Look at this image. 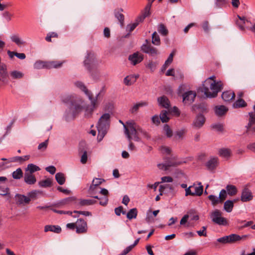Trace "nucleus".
Returning <instances> with one entry per match:
<instances>
[{
  "instance_id": "1",
  "label": "nucleus",
  "mask_w": 255,
  "mask_h": 255,
  "mask_svg": "<svg viewBox=\"0 0 255 255\" xmlns=\"http://www.w3.org/2000/svg\"><path fill=\"white\" fill-rule=\"evenodd\" d=\"M215 77L211 76L207 79L203 84L201 92L204 93L207 98L216 97L218 93L223 89V83L222 81L216 82Z\"/></svg>"
},
{
  "instance_id": "2",
  "label": "nucleus",
  "mask_w": 255,
  "mask_h": 255,
  "mask_svg": "<svg viewBox=\"0 0 255 255\" xmlns=\"http://www.w3.org/2000/svg\"><path fill=\"white\" fill-rule=\"evenodd\" d=\"M65 103L69 104V107L65 112L64 118L67 122L73 121L80 112V104L78 97L73 94L68 95L62 100Z\"/></svg>"
},
{
  "instance_id": "3",
  "label": "nucleus",
  "mask_w": 255,
  "mask_h": 255,
  "mask_svg": "<svg viewBox=\"0 0 255 255\" xmlns=\"http://www.w3.org/2000/svg\"><path fill=\"white\" fill-rule=\"evenodd\" d=\"M100 62L96 53L90 50L87 52L83 61V65L90 75L95 78L99 72L98 66Z\"/></svg>"
},
{
  "instance_id": "4",
  "label": "nucleus",
  "mask_w": 255,
  "mask_h": 255,
  "mask_svg": "<svg viewBox=\"0 0 255 255\" xmlns=\"http://www.w3.org/2000/svg\"><path fill=\"white\" fill-rule=\"evenodd\" d=\"M127 125H124L125 133L127 136L128 140H131L132 139L136 141H139L140 138L138 135L137 125L133 122H127Z\"/></svg>"
},
{
  "instance_id": "5",
  "label": "nucleus",
  "mask_w": 255,
  "mask_h": 255,
  "mask_svg": "<svg viewBox=\"0 0 255 255\" xmlns=\"http://www.w3.org/2000/svg\"><path fill=\"white\" fill-rule=\"evenodd\" d=\"M247 237V235L240 236V235L236 234H232L228 236H225L223 237L218 238L217 239L216 242L214 243V245L216 246H218V244L217 243L223 245L227 244H234L241 241L243 239L246 238Z\"/></svg>"
},
{
  "instance_id": "6",
  "label": "nucleus",
  "mask_w": 255,
  "mask_h": 255,
  "mask_svg": "<svg viewBox=\"0 0 255 255\" xmlns=\"http://www.w3.org/2000/svg\"><path fill=\"white\" fill-rule=\"evenodd\" d=\"M110 115L109 113L103 114L100 118L97 128L98 130L100 131L102 134L106 135L110 127Z\"/></svg>"
},
{
  "instance_id": "7",
  "label": "nucleus",
  "mask_w": 255,
  "mask_h": 255,
  "mask_svg": "<svg viewBox=\"0 0 255 255\" xmlns=\"http://www.w3.org/2000/svg\"><path fill=\"white\" fill-rule=\"evenodd\" d=\"M63 62L57 61H37L34 64V68L37 69L42 68H58L62 66Z\"/></svg>"
},
{
  "instance_id": "8",
  "label": "nucleus",
  "mask_w": 255,
  "mask_h": 255,
  "mask_svg": "<svg viewBox=\"0 0 255 255\" xmlns=\"http://www.w3.org/2000/svg\"><path fill=\"white\" fill-rule=\"evenodd\" d=\"M222 215V212L218 209H216L211 213L210 217L212 221L215 224L223 226H228L229 224L228 220L223 217Z\"/></svg>"
},
{
  "instance_id": "9",
  "label": "nucleus",
  "mask_w": 255,
  "mask_h": 255,
  "mask_svg": "<svg viewBox=\"0 0 255 255\" xmlns=\"http://www.w3.org/2000/svg\"><path fill=\"white\" fill-rule=\"evenodd\" d=\"M145 43L141 46V50L145 53L148 54L152 57H156L160 54V51L158 49L149 43L147 39L145 40Z\"/></svg>"
},
{
  "instance_id": "10",
  "label": "nucleus",
  "mask_w": 255,
  "mask_h": 255,
  "mask_svg": "<svg viewBox=\"0 0 255 255\" xmlns=\"http://www.w3.org/2000/svg\"><path fill=\"white\" fill-rule=\"evenodd\" d=\"M98 106V101L96 100H93L91 102V105H88L86 106L81 105V111L84 110V116L87 118L91 117L94 109Z\"/></svg>"
},
{
  "instance_id": "11",
  "label": "nucleus",
  "mask_w": 255,
  "mask_h": 255,
  "mask_svg": "<svg viewBox=\"0 0 255 255\" xmlns=\"http://www.w3.org/2000/svg\"><path fill=\"white\" fill-rule=\"evenodd\" d=\"M182 96L183 104L185 105L189 106L194 102L196 96V93L193 91H188L184 93Z\"/></svg>"
},
{
  "instance_id": "12",
  "label": "nucleus",
  "mask_w": 255,
  "mask_h": 255,
  "mask_svg": "<svg viewBox=\"0 0 255 255\" xmlns=\"http://www.w3.org/2000/svg\"><path fill=\"white\" fill-rule=\"evenodd\" d=\"M7 77L6 65L4 63H1L0 65V81L3 84H7L8 83Z\"/></svg>"
},
{
  "instance_id": "13",
  "label": "nucleus",
  "mask_w": 255,
  "mask_h": 255,
  "mask_svg": "<svg viewBox=\"0 0 255 255\" xmlns=\"http://www.w3.org/2000/svg\"><path fill=\"white\" fill-rule=\"evenodd\" d=\"M249 122L247 127V131L248 133L255 132V114L254 113H249Z\"/></svg>"
},
{
  "instance_id": "14",
  "label": "nucleus",
  "mask_w": 255,
  "mask_h": 255,
  "mask_svg": "<svg viewBox=\"0 0 255 255\" xmlns=\"http://www.w3.org/2000/svg\"><path fill=\"white\" fill-rule=\"evenodd\" d=\"M81 92L83 93V94L88 98V99L90 101V102H92V101L95 100H96L97 101H98V97L99 95V93L96 95L95 98H94L93 94L91 92V91L89 90L85 85L81 83Z\"/></svg>"
},
{
  "instance_id": "15",
  "label": "nucleus",
  "mask_w": 255,
  "mask_h": 255,
  "mask_svg": "<svg viewBox=\"0 0 255 255\" xmlns=\"http://www.w3.org/2000/svg\"><path fill=\"white\" fill-rule=\"evenodd\" d=\"M143 59V55L138 52H135L128 57V60L133 65L141 62Z\"/></svg>"
},
{
  "instance_id": "16",
  "label": "nucleus",
  "mask_w": 255,
  "mask_h": 255,
  "mask_svg": "<svg viewBox=\"0 0 255 255\" xmlns=\"http://www.w3.org/2000/svg\"><path fill=\"white\" fill-rule=\"evenodd\" d=\"M219 164V159L216 157H211L205 163V166L209 170L215 169Z\"/></svg>"
},
{
  "instance_id": "17",
  "label": "nucleus",
  "mask_w": 255,
  "mask_h": 255,
  "mask_svg": "<svg viewBox=\"0 0 255 255\" xmlns=\"http://www.w3.org/2000/svg\"><path fill=\"white\" fill-rule=\"evenodd\" d=\"M253 196L252 193L250 189L247 187H245L242 193L241 200L243 202H248L252 200Z\"/></svg>"
},
{
  "instance_id": "18",
  "label": "nucleus",
  "mask_w": 255,
  "mask_h": 255,
  "mask_svg": "<svg viewBox=\"0 0 255 255\" xmlns=\"http://www.w3.org/2000/svg\"><path fill=\"white\" fill-rule=\"evenodd\" d=\"M205 122V119L203 115L202 114H199L197 116L195 119L194 120L193 125L195 128H200L203 126Z\"/></svg>"
},
{
  "instance_id": "19",
  "label": "nucleus",
  "mask_w": 255,
  "mask_h": 255,
  "mask_svg": "<svg viewBox=\"0 0 255 255\" xmlns=\"http://www.w3.org/2000/svg\"><path fill=\"white\" fill-rule=\"evenodd\" d=\"M235 22L237 26L239 27V28L241 30H244V25L246 22H248V21L246 19V17L244 16L241 17L240 15H238L234 19Z\"/></svg>"
},
{
  "instance_id": "20",
  "label": "nucleus",
  "mask_w": 255,
  "mask_h": 255,
  "mask_svg": "<svg viewBox=\"0 0 255 255\" xmlns=\"http://www.w3.org/2000/svg\"><path fill=\"white\" fill-rule=\"evenodd\" d=\"M24 181L28 185H33L36 182V179L33 174L25 172L24 175Z\"/></svg>"
},
{
  "instance_id": "21",
  "label": "nucleus",
  "mask_w": 255,
  "mask_h": 255,
  "mask_svg": "<svg viewBox=\"0 0 255 255\" xmlns=\"http://www.w3.org/2000/svg\"><path fill=\"white\" fill-rule=\"evenodd\" d=\"M123 9L122 8H117L114 10L115 16L119 21L122 27L124 26L125 16L122 13Z\"/></svg>"
},
{
  "instance_id": "22",
  "label": "nucleus",
  "mask_w": 255,
  "mask_h": 255,
  "mask_svg": "<svg viewBox=\"0 0 255 255\" xmlns=\"http://www.w3.org/2000/svg\"><path fill=\"white\" fill-rule=\"evenodd\" d=\"M139 77L138 75H130L124 78V83L128 86L131 85L135 83Z\"/></svg>"
},
{
  "instance_id": "23",
  "label": "nucleus",
  "mask_w": 255,
  "mask_h": 255,
  "mask_svg": "<svg viewBox=\"0 0 255 255\" xmlns=\"http://www.w3.org/2000/svg\"><path fill=\"white\" fill-rule=\"evenodd\" d=\"M158 102L162 107L168 109L170 107V102L168 99L165 96L159 97L157 99Z\"/></svg>"
},
{
  "instance_id": "24",
  "label": "nucleus",
  "mask_w": 255,
  "mask_h": 255,
  "mask_svg": "<svg viewBox=\"0 0 255 255\" xmlns=\"http://www.w3.org/2000/svg\"><path fill=\"white\" fill-rule=\"evenodd\" d=\"M15 199L19 204H28L30 201V198L24 195L18 194L15 195Z\"/></svg>"
},
{
  "instance_id": "25",
  "label": "nucleus",
  "mask_w": 255,
  "mask_h": 255,
  "mask_svg": "<svg viewBox=\"0 0 255 255\" xmlns=\"http://www.w3.org/2000/svg\"><path fill=\"white\" fill-rule=\"evenodd\" d=\"M52 232L59 234L61 232V228L59 226L56 225H46L44 227V232Z\"/></svg>"
},
{
  "instance_id": "26",
  "label": "nucleus",
  "mask_w": 255,
  "mask_h": 255,
  "mask_svg": "<svg viewBox=\"0 0 255 255\" xmlns=\"http://www.w3.org/2000/svg\"><path fill=\"white\" fill-rule=\"evenodd\" d=\"M1 160L3 161L0 163V172L9 168L10 166V163L12 162L11 158H2Z\"/></svg>"
},
{
  "instance_id": "27",
  "label": "nucleus",
  "mask_w": 255,
  "mask_h": 255,
  "mask_svg": "<svg viewBox=\"0 0 255 255\" xmlns=\"http://www.w3.org/2000/svg\"><path fill=\"white\" fill-rule=\"evenodd\" d=\"M53 211L56 213L59 214H68L74 218L78 217L80 215V211L75 210L73 212L71 211H64L63 210H58L56 209H53Z\"/></svg>"
},
{
  "instance_id": "28",
  "label": "nucleus",
  "mask_w": 255,
  "mask_h": 255,
  "mask_svg": "<svg viewBox=\"0 0 255 255\" xmlns=\"http://www.w3.org/2000/svg\"><path fill=\"white\" fill-rule=\"evenodd\" d=\"M235 97V93L232 91H225L222 94L223 100L226 102H229L233 99Z\"/></svg>"
},
{
  "instance_id": "29",
  "label": "nucleus",
  "mask_w": 255,
  "mask_h": 255,
  "mask_svg": "<svg viewBox=\"0 0 255 255\" xmlns=\"http://www.w3.org/2000/svg\"><path fill=\"white\" fill-rule=\"evenodd\" d=\"M165 162L166 164V167H168V168L172 166H176L180 164L179 162L176 161L175 157L165 158Z\"/></svg>"
},
{
  "instance_id": "30",
  "label": "nucleus",
  "mask_w": 255,
  "mask_h": 255,
  "mask_svg": "<svg viewBox=\"0 0 255 255\" xmlns=\"http://www.w3.org/2000/svg\"><path fill=\"white\" fill-rule=\"evenodd\" d=\"M235 202V200L232 201V200H227L224 204V209L228 213H230L232 211L234 205V202Z\"/></svg>"
},
{
  "instance_id": "31",
  "label": "nucleus",
  "mask_w": 255,
  "mask_h": 255,
  "mask_svg": "<svg viewBox=\"0 0 255 255\" xmlns=\"http://www.w3.org/2000/svg\"><path fill=\"white\" fill-rule=\"evenodd\" d=\"M30 158V155H25L23 156H14L11 157L12 162H18L20 164L25 161L28 160Z\"/></svg>"
},
{
  "instance_id": "32",
  "label": "nucleus",
  "mask_w": 255,
  "mask_h": 255,
  "mask_svg": "<svg viewBox=\"0 0 255 255\" xmlns=\"http://www.w3.org/2000/svg\"><path fill=\"white\" fill-rule=\"evenodd\" d=\"M39 170H40V167L32 163L28 164L25 169V172H28L30 174H33L34 172Z\"/></svg>"
},
{
  "instance_id": "33",
  "label": "nucleus",
  "mask_w": 255,
  "mask_h": 255,
  "mask_svg": "<svg viewBox=\"0 0 255 255\" xmlns=\"http://www.w3.org/2000/svg\"><path fill=\"white\" fill-rule=\"evenodd\" d=\"M148 103L146 102H141L135 104L132 107H131L129 111L131 113L133 114L136 113L140 107L143 106H146Z\"/></svg>"
},
{
  "instance_id": "34",
  "label": "nucleus",
  "mask_w": 255,
  "mask_h": 255,
  "mask_svg": "<svg viewBox=\"0 0 255 255\" xmlns=\"http://www.w3.org/2000/svg\"><path fill=\"white\" fill-rule=\"evenodd\" d=\"M227 193L230 196H234L237 193L236 187L233 185H228L226 187Z\"/></svg>"
},
{
  "instance_id": "35",
  "label": "nucleus",
  "mask_w": 255,
  "mask_h": 255,
  "mask_svg": "<svg viewBox=\"0 0 255 255\" xmlns=\"http://www.w3.org/2000/svg\"><path fill=\"white\" fill-rule=\"evenodd\" d=\"M152 43L156 46H159L161 44L160 38L157 33L155 31L152 34Z\"/></svg>"
},
{
  "instance_id": "36",
  "label": "nucleus",
  "mask_w": 255,
  "mask_h": 255,
  "mask_svg": "<svg viewBox=\"0 0 255 255\" xmlns=\"http://www.w3.org/2000/svg\"><path fill=\"white\" fill-rule=\"evenodd\" d=\"M55 179L60 185L64 184L65 182L64 174L61 172H58L56 174Z\"/></svg>"
},
{
  "instance_id": "37",
  "label": "nucleus",
  "mask_w": 255,
  "mask_h": 255,
  "mask_svg": "<svg viewBox=\"0 0 255 255\" xmlns=\"http://www.w3.org/2000/svg\"><path fill=\"white\" fill-rule=\"evenodd\" d=\"M228 109L224 106L216 107L215 109V113L217 115L221 116L224 115L227 111Z\"/></svg>"
},
{
  "instance_id": "38",
  "label": "nucleus",
  "mask_w": 255,
  "mask_h": 255,
  "mask_svg": "<svg viewBox=\"0 0 255 255\" xmlns=\"http://www.w3.org/2000/svg\"><path fill=\"white\" fill-rule=\"evenodd\" d=\"M137 215V210L136 208H132L129 210V211L127 214V217L129 220H131L132 219H135L136 218Z\"/></svg>"
},
{
  "instance_id": "39",
  "label": "nucleus",
  "mask_w": 255,
  "mask_h": 255,
  "mask_svg": "<svg viewBox=\"0 0 255 255\" xmlns=\"http://www.w3.org/2000/svg\"><path fill=\"white\" fill-rule=\"evenodd\" d=\"M219 154L222 157L228 158L231 155V150L227 148H221L219 151Z\"/></svg>"
},
{
  "instance_id": "40",
  "label": "nucleus",
  "mask_w": 255,
  "mask_h": 255,
  "mask_svg": "<svg viewBox=\"0 0 255 255\" xmlns=\"http://www.w3.org/2000/svg\"><path fill=\"white\" fill-rule=\"evenodd\" d=\"M102 183V179L101 178H95L93 180L92 184L90 186L89 190L92 192L95 188H97Z\"/></svg>"
},
{
  "instance_id": "41",
  "label": "nucleus",
  "mask_w": 255,
  "mask_h": 255,
  "mask_svg": "<svg viewBox=\"0 0 255 255\" xmlns=\"http://www.w3.org/2000/svg\"><path fill=\"white\" fill-rule=\"evenodd\" d=\"M174 54H175V51H173L169 55L167 59L165 61V63L164 64V65H163V66L162 67V71L165 70L167 68V66L172 63V62L173 61V57Z\"/></svg>"
},
{
  "instance_id": "42",
  "label": "nucleus",
  "mask_w": 255,
  "mask_h": 255,
  "mask_svg": "<svg viewBox=\"0 0 255 255\" xmlns=\"http://www.w3.org/2000/svg\"><path fill=\"white\" fill-rule=\"evenodd\" d=\"M23 175L22 169L20 168H17L12 173V178L14 179H20Z\"/></svg>"
},
{
  "instance_id": "43",
  "label": "nucleus",
  "mask_w": 255,
  "mask_h": 255,
  "mask_svg": "<svg viewBox=\"0 0 255 255\" xmlns=\"http://www.w3.org/2000/svg\"><path fill=\"white\" fill-rule=\"evenodd\" d=\"M23 75L21 72L16 70L12 71L10 73V76L12 79H21L23 77Z\"/></svg>"
},
{
  "instance_id": "44",
  "label": "nucleus",
  "mask_w": 255,
  "mask_h": 255,
  "mask_svg": "<svg viewBox=\"0 0 255 255\" xmlns=\"http://www.w3.org/2000/svg\"><path fill=\"white\" fill-rule=\"evenodd\" d=\"M187 130L185 128L177 130L175 133V138L176 139H182L183 138L184 134L186 133Z\"/></svg>"
},
{
  "instance_id": "45",
  "label": "nucleus",
  "mask_w": 255,
  "mask_h": 255,
  "mask_svg": "<svg viewBox=\"0 0 255 255\" xmlns=\"http://www.w3.org/2000/svg\"><path fill=\"white\" fill-rule=\"evenodd\" d=\"M198 186H195L194 185L193 188H194V196H200L202 194L203 191V186L201 185V183H199Z\"/></svg>"
},
{
  "instance_id": "46",
  "label": "nucleus",
  "mask_w": 255,
  "mask_h": 255,
  "mask_svg": "<svg viewBox=\"0 0 255 255\" xmlns=\"http://www.w3.org/2000/svg\"><path fill=\"white\" fill-rule=\"evenodd\" d=\"M97 203V201L94 199H81V206H89Z\"/></svg>"
},
{
  "instance_id": "47",
  "label": "nucleus",
  "mask_w": 255,
  "mask_h": 255,
  "mask_svg": "<svg viewBox=\"0 0 255 255\" xmlns=\"http://www.w3.org/2000/svg\"><path fill=\"white\" fill-rule=\"evenodd\" d=\"M246 106H247L246 102L241 98L233 104V107L235 108L245 107Z\"/></svg>"
},
{
  "instance_id": "48",
  "label": "nucleus",
  "mask_w": 255,
  "mask_h": 255,
  "mask_svg": "<svg viewBox=\"0 0 255 255\" xmlns=\"http://www.w3.org/2000/svg\"><path fill=\"white\" fill-rule=\"evenodd\" d=\"M39 185L42 187H49L52 185V181L48 178L45 180H41L38 183Z\"/></svg>"
},
{
  "instance_id": "49",
  "label": "nucleus",
  "mask_w": 255,
  "mask_h": 255,
  "mask_svg": "<svg viewBox=\"0 0 255 255\" xmlns=\"http://www.w3.org/2000/svg\"><path fill=\"white\" fill-rule=\"evenodd\" d=\"M157 30L163 36H166L168 33V31L163 24H160L158 25Z\"/></svg>"
},
{
  "instance_id": "50",
  "label": "nucleus",
  "mask_w": 255,
  "mask_h": 255,
  "mask_svg": "<svg viewBox=\"0 0 255 255\" xmlns=\"http://www.w3.org/2000/svg\"><path fill=\"white\" fill-rule=\"evenodd\" d=\"M11 41L16 43L18 46H20L24 44V42L21 40L18 36L14 35L11 36Z\"/></svg>"
},
{
  "instance_id": "51",
  "label": "nucleus",
  "mask_w": 255,
  "mask_h": 255,
  "mask_svg": "<svg viewBox=\"0 0 255 255\" xmlns=\"http://www.w3.org/2000/svg\"><path fill=\"white\" fill-rule=\"evenodd\" d=\"M0 190L1 191L0 195L2 196H5L9 192L8 188L6 187L4 183H0Z\"/></svg>"
},
{
  "instance_id": "52",
  "label": "nucleus",
  "mask_w": 255,
  "mask_h": 255,
  "mask_svg": "<svg viewBox=\"0 0 255 255\" xmlns=\"http://www.w3.org/2000/svg\"><path fill=\"white\" fill-rule=\"evenodd\" d=\"M168 113L166 111H162L160 115V119L162 123H166L169 120V118L167 116Z\"/></svg>"
},
{
  "instance_id": "53",
  "label": "nucleus",
  "mask_w": 255,
  "mask_h": 255,
  "mask_svg": "<svg viewBox=\"0 0 255 255\" xmlns=\"http://www.w3.org/2000/svg\"><path fill=\"white\" fill-rule=\"evenodd\" d=\"M137 131H138V134L139 133H141V135L147 139H148L150 138V136L148 132L144 129H142L140 127L137 125Z\"/></svg>"
},
{
  "instance_id": "54",
  "label": "nucleus",
  "mask_w": 255,
  "mask_h": 255,
  "mask_svg": "<svg viewBox=\"0 0 255 255\" xmlns=\"http://www.w3.org/2000/svg\"><path fill=\"white\" fill-rule=\"evenodd\" d=\"M218 197H217L213 195H210L208 196V199L212 202V204L215 206L219 203H221L220 200L218 199Z\"/></svg>"
},
{
  "instance_id": "55",
  "label": "nucleus",
  "mask_w": 255,
  "mask_h": 255,
  "mask_svg": "<svg viewBox=\"0 0 255 255\" xmlns=\"http://www.w3.org/2000/svg\"><path fill=\"white\" fill-rule=\"evenodd\" d=\"M66 227L72 230H74L76 229V233L77 234H80V227L77 226L76 223H68L66 225Z\"/></svg>"
},
{
  "instance_id": "56",
  "label": "nucleus",
  "mask_w": 255,
  "mask_h": 255,
  "mask_svg": "<svg viewBox=\"0 0 255 255\" xmlns=\"http://www.w3.org/2000/svg\"><path fill=\"white\" fill-rule=\"evenodd\" d=\"M167 189H169V190H173V188L171 185L169 184H166L164 185H160L159 187V191L160 192V195H162V192Z\"/></svg>"
},
{
  "instance_id": "57",
  "label": "nucleus",
  "mask_w": 255,
  "mask_h": 255,
  "mask_svg": "<svg viewBox=\"0 0 255 255\" xmlns=\"http://www.w3.org/2000/svg\"><path fill=\"white\" fill-rule=\"evenodd\" d=\"M163 130L168 137H171L172 136V130L167 125H165L163 127Z\"/></svg>"
},
{
  "instance_id": "58",
  "label": "nucleus",
  "mask_w": 255,
  "mask_h": 255,
  "mask_svg": "<svg viewBox=\"0 0 255 255\" xmlns=\"http://www.w3.org/2000/svg\"><path fill=\"white\" fill-rule=\"evenodd\" d=\"M228 0H216L215 5L216 8H221L227 3Z\"/></svg>"
},
{
  "instance_id": "59",
  "label": "nucleus",
  "mask_w": 255,
  "mask_h": 255,
  "mask_svg": "<svg viewBox=\"0 0 255 255\" xmlns=\"http://www.w3.org/2000/svg\"><path fill=\"white\" fill-rule=\"evenodd\" d=\"M87 222L83 219H81V233H85L87 231Z\"/></svg>"
},
{
  "instance_id": "60",
  "label": "nucleus",
  "mask_w": 255,
  "mask_h": 255,
  "mask_svg": "<svg viewBox=\"0 0 255 255\" xmlns=\"http://www.w3.org/2000/svg\"><path fill=\"white\" fill-rule=\"evenodd\" d=\"M227 192L226 190L225 189H222L220 191L219 196L218 197V199H219L220 200L221 203L223 202L227 198Z\"/></svg>"
},
{
  "instance_id": "61",
  "label": "nucleus",
  "mask_w": 255,
  "mask_h": 255,
  "mask_svg": "<svg viewBox=\"0 0 255 255\" xmlns=\"http://www.w3.org/2000/svg\"><path fill=\"white\" fill-rule=\"evenodd\" d=\"M41 192L38 190H33L28 194V198L30 199H36L37 195L41 194Z\"/></svg>"
},
{
  "instance_id": "62",
  "label": "nucleus",
  "mask_w": 255,
  "mask_h": 255,
  "mask_svg": "<svg viewBox=\"0 0 255 255\" xmlns=\"http://www.w3.org/2000/svg\"><path fill=\"white\" fill-rule=\"evenodd\" d=\"M138 25V22H134L131 24H128L127 26L126 30L129 32L132 31L135 27Z\"/></svg>"
},
{
  "instance_id": "63",
  "label": "nucleus",
  "mask_w": 255,
  "mask_h": 255,
  "mask_svg": "<svg viewBox=\"0 0 255 255\" xmlns=\"http://www.w3.org/2000/svg\"><path fill=\"white\" fill-rule=\"evenodd\" d=\"M48 139L46 140L45 141L40 143L38 146V149L39 150H45L48 145Z\"/></svg>"
},
{
  "instance_id": "64",
  "label": "nucleus",
  "mask_w": 255,
  "mask_h": 255,
  "mask_svg": "<svg viewBox=\"0 0 255 255\" xmlns=\"http://www.w3.org/2000/svg\"><path fill=\"white\" fill-rule=\"evenodd\" d=\"M151 7V6L150 5V4H147L146 5V6L144 8V11L142 14L144 16V17H146L150 15V10Z\"/></svg>"
}]
</instances>
